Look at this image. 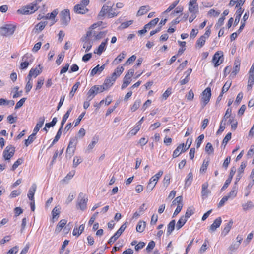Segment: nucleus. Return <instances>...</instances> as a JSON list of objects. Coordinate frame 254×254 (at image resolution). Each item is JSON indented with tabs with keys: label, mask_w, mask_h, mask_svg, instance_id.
I'll list each match as a JSON object with an SVG mask.
<instances>
[{
	"label": "nucleus",
	"mask_w": 254,
	"mask_h": 254,
	"mask_svg": "<svg viewBox=\"0 0 254 254\" xmlns=\"http://www.w3.org/2000/svg\"><path fill=\"white\" fill-rule=\"evenodd\" d=\"M114 4L112 2H108L104 4L99 12L98 17L101 18L105 16H107L108 18H112L117 16L119 12H116V10H113V7Z\"/></svg>",
	"instance_id": "obj_1"
},
{
	"label": "nucleus",
	"mask_w": 254,
	"mask_h": 254,
	"mask_svg": "<svg viewBox=\"0 0 254 254\" xmlns=\"http://www.w3.org/2000/svg\"><path fill=\"white\" fill-rule=\"evenodd\" d=\"M90 2L89 0H82L79 4H76L73 7L74 13L79 14H85L89 11L87 6Z\"/></svg>",
	"instance_id": "obj_2"
},
{
	"label": "nucleus",
	"mask_w": 254,
	"mask_h": 254,
	"mask_svg": "<svg viewBox=\"0 0 254 254\" xmlns=\"http://www.w3.org/2000/svg\"><path fill=\"white\" fill-rule=\"evenodd\" d=\"M78 142V140L77 136H75L70 138L66 150V158H71L74 155Z\"/></svg>",
	"instance_id": "obj_3"
},
{
	"label": "nucleus",
	"mask_w": 254,
	"mask_h": 254,
	"mask_svg": "<svg viewBox=\"0 0 254 254\" xmlns=\"http://www.w3.org/2000/svg\"><path fill=\"white\" fill-rule=\"evenodd\" d=\"M39 7H36L32 3L23 6L17 10V13L21 15H30L38 10Z\"/></svg>",
	"instance_id": "obj_4"
},
{
	"label": "nucleus",
	"mask_w": 254,
	"mask_h": 254,
	"mask_svg": "<svg viewBox=\"0 0 254 254\" xmlns=\"http://www.w3.org/2000/svg\"><path fill=\"white\" fill-rule=\"evenodd\" d=\"M60 16L61 25L63 26H67L71 20L69 10L64 9L62 10L60 14Z\"/></svg>",
	"instance_id": "obj_5"
},
{
	"label": "nucleus",
	"mask_w": 254,
	"mask_h": 254,
	"mask_svg": "<svg viewBox=\"0 0 254 254\" xmlns=\"http://www.w3.org/2000/svg\"><path fill=\"white\" fill-rule=\"evenodd\" d=\"M15 152V147L12 145H7L3 151V157L5 161L10 162V159L14 155Z\"/></svg>",
	"instance_id": "obj_6"
},
{
	"label": "nucleus",
	"mask_w": 254,
	"mask_h": 254,
	"mask_svg": "<svg viewBox=\"0 0 254 254\" xmlns=\"http://www.w3.org/2000/svg\"><path fill=\"white\" fill-rule=\"evenodd\" d=\"M211 97V88L207 87L201 93V104L202 108H204L209 103Z\"/></svg>",
	"instance_id": "obj_7"
},
{
	"label": "nucleus",
	"mask_w": 254,
	"mask_h": 254,
	"mask_svg": "<svg viewBox=\"0 0 254 254\" xmlns=\"http://www.w3.org/2000/svg\"><path fill=\"white\" fill-rule=\"evenodd\" d=\"M87 202L88 198L86 194L80 192L78 197L77 207L82 211H84L87 208Z\"/></svg>",
	"instance_id": "obj_8"
},
{
	"label": "nucleus",
	"mask_w": 254,
	"mask_h": 254,
	"mask_svg": "<svg viewBox=\"0 0 254 254\" xmlns=\"http://www.w3.org/2000/svg\"><path fill=\"white\" fill-rule=\"evenodd\" d=\"M16 29V26L12 24H7L0 28L1 35L8 36L12 35Z\"/></svg>",
	"instance_id": "obj_9"
},
{
	"label": "nucleus",
	"mask_w": 254,
	"mask_h": 254,
	"mask_svg": "<svg viewBox=\"0 0 254 254\" xmlns=\"http://www.w3.org/2000/svg\"><path fill=\"white\" fill-rule=\"evenodd\" d=\"M192 139H190V143H189V145L187 146V147H186V146H185L184 143L180 144L173 151L172 155L173 158H175L178 157L181 153L185 152L190 147Z\"/></svg>",
	"instance_id": "obj_10"
},
{
	"label": "nucleus",
	"mask_w": 254,
	"mask_h": 254,
	"mask_svg": "<svg viewBox=\"0 0 254 254\" xmlns=\"http://www.w3.org/2000/svg\"><path fill=\"white\" fill-rule=\"evenodd\" d=\"M224 61L223 52L222 51H217L213 56L212 62L215 67H218Z\"/></svg>",
	"instance_id": "obj_11"
},
{
	"label": "nucleus",
	"mask_w": 254,
	"mask_h": 254,
	"mask_svg": "<svg viewBox=\"0 0 254 254\" xmlns=\"http://www.w3.org/2000/svg\"><path fill=\"white\" fill-rule=\"evenodd\" d=\"M248 83L247 89L248 91H251L254 84V63L252 65L248 74Z\"/></svg>",
	"instance_id": "obj_12"
},
{
	"label": "nucleus",
	"mask_w": 254,
	"mask_h": 254,
	"mask_svg": "<svg viewBox=\"0 0 254 254\" xmlns=\"http://www.w3.org/2000/svg\"><path fill=\"white\" fill-rule=\"evenodd\" d=\"M163 174V171L160 170L157 173L152 176L149 180L147 188L150 187L151 190H152L156 186L159 179L161 178Z\"/></svg>",
	"instance_id": "obj_13"
},
{
	"label": "nucleus",
	"mask_w": 254,
	"mask_h": 254,
	"mask_svg": "<svg viewBox=\"0 0 254 254\" xmlns=\"http://www.w3.org/2000/svg\"><path fill=\"white\" fill-rule=\"evenodd\" d=\"M198 0H190L188 3V11L190 13H198L199 12V5Z\"/></svg>",
	"instance_id": "obj_14"
},
{
	"label": "nucleus",
	"mask_w": 254,
	"mask_h": 254,
	"mask_svg": "<svg viewBox=\"0 0 254 254\" xmlns=\"http://www.w3.org/2000/svg\"><path fill=\"white\" fill-rule=\"evenodd\" d=\"M240 61L239 59L235 61L233 70L230 75L231 78H234L239 73L240 69Z\"/></svg>",
	"instance_id": "obj_15"
},
{
	"label": "nucleus",
	"mask_w": 254,
	"mask_h": 254,
	"mask_svg": "<svg viewBox=\"0 0 254 254\" xmlns=\"http://www.w3.org/2000/svg\"><path fill=\"white\" fill-rule=\"evenodd\" d=\"M108 41V38L105 39L98 46L96 50L94 51V53L100 55L106 49V45Z\"/></svg>",
	"instance_id": "obj_16"
},
{
	"label": "nucleus",
	"mask_w": 254,
	"mask_h": 254,
	"mask_svg": "<svg viewBox=\"0 0 254 254\" xmlns=\"http://www.w3.org/2000/svg\"><path fill=\"white\" fill-rule=\"evenodd\" d=\"M124 71V67L123 66L119 65L114 70L111 76L116 80V79L122 74Z\"/></svg>",
	"instance_id": "obj_17"
},
{
	"label": "nucleus",
	"mask_w": 254,
	"mask_h": 254,
	"mask_svg": "<svg viewBox=\"0 0 254 254\" xmlns=\"http://www.w3.org/2000/svg\"><path fill=\"white\" fill-rule=\"evenodd\" d=\"M222 221L221 217L217 218L216 219H215L213 223L210 225L209 230L212 232L215 231L217 228L220 227L222 223Z\"/></svg>",
	"instance_id": "obj_18"
},
{
	"label": "nucleus",
	"mask_w": 254,
	"mask_h": 254,
	"mask_svg": "<svg viewBox=\"0 0 254 254\" xmlns=\"http://www.w3.org/2000/svg\"><path fill=\"white\" fill-rule=\"evenodd\" d=\"M115 81L116 80L114 79L112 76H108L105 78L103 84L104 85L106 88L108 90L113 85Z\"/></svg>",
	"instance_id": "obj_19"
},
{
	"label": "nucleus",
	"mask_w": 254,
	"mask_h": 254,
	"mask_svg": "<svg viewBox=\"0 0 254 254\" xmlns=\"http://www.w3.org/2000/svg\"><path fill=\"white\" fill-rule=\"evenodd\" d=\"M45 119L44 117H41L39 118V121H38V123L36 124V125L33 129V133L36 135L37 132L39 131V129L43 126V125L44 123V122H45Z\"/></svg>",
	"instance_id": "obj_20"
},
{
	"label": "nucleus",
	"mask_w": 254,
	"mask_h": 254,
	"mask_svg": "<svg viewBox=\"0 0 254 254\" xmlns=\"http://www.w3.org/2000/svg\"><path fill=\"white\" fill-rule=\"evenodd\" d=\"M42 72V68H38V67L32 68L30 69L28 75V78H31L32 77H36Z\"/></svg>",
	"instance_id": "obj_21"
},
{
	"label": "nucleus",
	"mask_w": 254,
	"mask_h": 254,
	"mask_svg": "<svg viewBox=\"0 0 254 254\" xmlns=\"http://www.w3.org/2000/svg\"><path fill=\"white\" fill-rule=\"evenodd\" d=\"M233 224V221L231 219L226 224H225L224 228L221 231V235L225 236L231 229L232 226Z\"/></svg>",
	"instance_id": "obj_22"
},
{
	"label": "nucleus",
	"mask_w": 254,
	"mask_h": 254,
	"mask_svg": "<svg viewBox=\"0 0 254 254\" xmlns=\"http://www.w3.org/2000/svg\"><path fill=\"white\" fill-rule=\"evenodd\" d=\"M37 186L35 184H33L29 189L28 193V197L30 200H34V194L36 190Z\"/></svg>",
	"instance_id": "obj_23"
},
{
	"label": "nucleus",
	"mask_w": 254,
	"mask_h": 254,
	"mask_svg": "<svg viewBox=\"0 0 254 254\" xmlns=\"http://www.w3.org/2000/svg\"><path fill=\"white\" fill-rule=\"evenodd\" d=\"M126 56V54L125 52L123 51L121 53H120L112 62V64L113 65H117L120 63H121L123 59H125Z\"/></svg>",
	"instance_id": "obj_24"
},
{
	"label": "nucleus",
	"mask_w": 254,
	"mask_h": 254,
	"mask_svg": "<svg viewBox=\"0 0 254 254\" xmlns=\"http://www.w3.org/2000/svg\"><path fill=\"white\" fill-rule=\"evenodd\" d=\"M84 229V226L83 224L80 225L79 227L75 226L72 232L73 236L79 237L83 232Z\"/></svg>",
	"instance_id": "obj_25"
},
{
	"label": "nucleus",
	"mask_w": 254,
	"mask_h": 254,
	"mask_svg": "<svg viewBox=\"0 0 254 254\" xmlns=\"http://www.w3.org/2000/svg\"><path fill=\"white\" fill-rule=\"evenodd\" d=\"M67 221L66 219L61 220L56 226L55 228V232L56 233H59L62 229L65 227Z\"/></svg>",
	"instance_id": "obj_26"
},
{
	"label": "nucleus",
	"mask_w": 254,
	"mask_h": 254,
	"mask_svg": "<svg viewBox=\"0 0 254 254\" xmlns=\"http://www.w3.org/2000/svg\"><path fill=\"white\" fill-rule=\"evenodd\" d=\"M208 186L209 184L207 182L204 183L202 185L201 195L202 197L204 196L205 198H206L208 196V194L210 193V191L208 190Z\"/></svg>",
	"instance_id": "obj_27"
},
{
	"label": "nucleus",
	"mask_w": 254,
	"mask_h": 254,
	"mask_svg": "<svg viewBox=\"0 0 254 254\" xmlns=\"http://www.w3.org/2000/svg\"><path fill=\"white\" fill-rule=\"evenodd\" d=\"M104 68H105V64H103L101 66H100V65L98 64L96 66H95L94 68L92 69V70L91 71L90 74L91 76H94L98 73H100L103 71Z\"/></svg>",
	"instance_id": "obj_28"
},
{
	"label": "nucleus",
	"mask_w": 254,
	"mask_h": 254,
	"mask_svg": "<svg viewBox=\"0 0 254 254\" xmlns=\"http://www.w3.org/2000/svg\"><path fill=\"white\" fill-rule=\"evenodd\" d=\"M150 9L149 5H144L141 6L137 12V16H140L146 14Z\"/></svg>",
	"instance_id": "obj_29"
},
{
	"label": "nucleus",
	"mask_w": 254,
	"mask_h": 254,
	"mask_svg": "<svg viewBox=\"0 0 254 254\" xmlns=\"http://www.w3.org/2000/svg\"><path fill=\"white\" fill-rule=\"evenodd\" d=\"M21 61L28 62L31 64L34 61V58L31 54L27 53L22 57Z\"/></svg>",
	"instance_id": "obj_30"
},
{
	"label": "nucleus",
	"mask_w": 254,
	"mask_h": 254,
	"mask_svg": "<svg viewBox=\"0 0 254 254\" xmlns=\"http://www.w3.org/2000/svg\"><path fill=\"white\" fill-rule=\"evenodd\" d=\"M60 213V211L59 208H57V207L54 208L52 211V218L51 221L53 223L55 222L58 220Z\"/></svg>",
	"instance_id": "obj_31"
},
{
	"label": "nucleus",
	"mask_w": 254,
	"mask_h": 254,
	"mask_svg": "<svg viewBox=\"0 0 254 254\" xmlns=\"http://www.w3.org/2000/svg\"><path fill=\"white\" fill-rule=\"evenodd\" d=\"M209 164V159H204L203 161L202 164L201 165L199 170L200 173L202 174L206 172Z\"/></svg>",
	"instance_id": "obj_32"
},
{
	"label": "nucleus",
	"mask_w": 254,
	"mask_h": 254,
	"mask_svg": "<svg viewBox=\"0 0 254 254\" xmlns=\"http://www.w3.org/2000/svg\"><path fill=\"white\" fill-rule=\"evenodd\" d=\"M187 219L184 217V215H182L178 221L176 225V228L177 230H179L181 229L186 223L187 221Z\"/></svg>",
	"instance_id": "obj_33"
},
{
	"label": "nucleus",
	"mask_w": 254,
	"mask_h": 254,
	"mask_svg": "<svg viewBox=\"0 0 254 254\" xmlns=\"http://www.w3.org/2000/svg\"><path fill=\"white\" fill-rule=\"evenodd\" d=\"M72 108L70 107L69 109H68V110L66 112V113L64 115L63 119H62V120L61 121V127H60L61 128H63L64 124H65L66 120L68 118L69 115H70L71 112L72 111Z\"/></svg>",
	"instance_id": "obj_34"
},
{
	"label": "nucleus",
	"mask_w": 254,
	"mask_h": 254,
	"mask_svg": "<svg viewBox=\"0 0 254 254\" xmlns=\"http://www.w3.org/2000/svg\"><path fill=\"white\" fill-rule=\"evenodd\" d=\"M193 180V174L190 172L188 174L187 178L185 179V187H189L190 186Z\"/></svg>",
	"instance_id": "obj_35"
},
{
	"label": "nucleus",
	"mask_w": 254,
	"mask_h": 254,
	"mask_svg": "<svg viewBox=\"0 0 254 254\" xmlns=\"http://www.w3.org/2000/svg\"><path fill=\"white\" fill-rule=\"evenodd\" d=\"M146 226V223L144 221H139L136 226V231L139 233L144 231Z\"/></svg>",
	"instance_id": "obj_36"
},
{
	"label": "nucleus",
	"mask_w": 254,
	"mask_h": 254,
	"mask_svg": "<svg viewBox=\"0 0 254 254\" xmlns=\"http://www.w3.org/2000/svg\"><path fill=\"white\" fill-rule=\"evenodd\" d=\"M99 140L98 136H95L93 137L92 141L88 145L87 149L88 150H91L94 148L95 145L97 143Z\"/></svg>",
	"instance_id": "obj_37"
},
{
	"label": "nucleus",
	"mask_w": 254,
	"mask_h": 254,
	"mask_svg": "<svg viewBox=\"0 0 254 254\" xmlns=\"http://www.w3.org/2000/svg\"><path fill=\"white\" fill-rule=\"evenodd\" d=\"M206 39L207 38H206L203 36H201L196 41V46L199 48H201L204 45Z\"/></svg>",
	"instance_id": "obj_38"
},
{
	"label": "nucleus",
	"mask_w": 254,
	"mask_h": 254,
	"mask_svg": "<svg viewBox=\"0 0 254 254\" xmlns=\"http://www.w3.org/2000/svg\"><path fill=\"white\" fill-rule=\"evenodd\" d=\"M175 227V220H172L167 225V234L170 235L174 230Z\"/></svg>",
	"instance_id": "obj_39"
},
{
	"label": "nucleus",
	"mask_w": 254,
	"mask_h": 254,
	"mask_svg": "<svg viewBox=\"0 0 254 254\" xmlns=\"http://www.w3.org/2000/svg\"><path fill=\"white\" fill-rule=\"evenodd\" d=\"M35 139L36 135L32 133L31 135H30L28 136L27 139L25 140V146L26 147L28 146L31 143H32L34 141Z\"/></svg>",
	"instance_id": "obj_40"
},
{
	"label": "nucleus",
	"mask_w": 254,
	"mask_h": 254,
	"mask_svg": "<svg viewBox=\"0 0 254 254\" xmlns=\"http://www.w3.org/2000/svg\"><path fill=\"white\" fill-rule=\"evenodd\" d=\"M58 14V9H55L52 12L47 13L44 18L46 19H55Z\"/></svg>",
	"instance_id": "obj_41"
},
{
	"label": "nucleus",
	"mask_w": 254,
	"mask_h": 254,
	"mask_svg": "<svg viewBox=\"0 0 254 254\" xmlns=\"http://www.w3.org/2000/svg\"><path fill=\"white\" fill-rule=\"evenodd\" d=\"M237 194V189L236 186H234L232 188L231 191L229 192V193L227 194V195H226L229 199V198H235Z\"/></svg>",
	"instance_id": "obj_42"
},
{
	"label": "nucleus",
	"mask_w": 254,
	"mask_h": 254,
	"mask_svg": "<svg viewBox=\"0 0 254 254\" xmlns=\"http://www.w3.org/2000/svg\"><path fill=\"white\" fill-rule=\"evenodd\" d=\"M159 18H156L153 20H151L148 23L145 25V28H148V29H151L152 27L155 26L157 23L159 22Z\"/></svg>",
	"instance_id": "obj_43"
},
{
	"label": "nucleus",
	"mask_w": 254,
	"mask_h": 254,
	"mask_svg": "<svg viewBox=\"0 0 254 254\" xmlns=\"http://www.w3.org/2000/svg\"><path fill=\"white\" fill-rule=\"evenodd\" d=\"M205 152L208 154V155H211L214 153V148L212 145V144L210 142H208L205 146Z\"/></svg>",
	"instance_id": "obj_44"
},
{
	"label": "nucleus",
	"mask_w": 254,
	"mask_h": 254,
	"mask_svg": "<svg viewBox=\"0 0 254 254\" xmlns=\"http://www.w3.org/2000/svg\"><path fill=\"white\" fill-rule=\"evenodd\" d=\"M194 213V208L193 207H188L186 210L185 213V215H184V217L187 219L190 218L191 216H192Z\"/></svg>",
	"instance_id": "obj_45"
},
{
	"label": "nucleus",
	"mask_w": 254,
	"mask_h": 254,
	"mask_svg": "<svg viewBox=\"0 0 254 254\" xmlns=\"http://www.w3.org/2000/svg\"><path fill=\"white\" fill-rule=\"evenodd\" d=\"M141 104L140 100H135L133 105L130 107V110L131 112H134L136 111L140 107Z\"/></svg>",
	"instance_id": "obj_46"
},
{
	"label": "nucleus",
	"mask_w": 254,
	"mask_h": 254,
	"mask_svg": "<svg viewBox=\"0 0 254 254\" xmlns=\"http://www.w3.org/2000/svg\"><path fill=\"white\" fill-rule=\"evenodd\" d=\"M107 34V31H100L94 35V40L98 41L104 38Z\"/></svg>",
	"instance_id": "obj_47"
},
{
	"label": "nucleus",
	"mask_w": 254,
	"mask_h": 254,
	"mask_svg": "<svg viewBox=\"0 0 254 254\" xmlns=\"http://www.w3.org/2000/svg\"><path fill=\"white\" fill-rule=\"evenodd\" d=\"M180 0H176L171 3L168 8L163 12V13H167L172 10L179 3Z\"/></svg>",
	"instance_id": "obj_48"
},
{
	"label": "nucleus",
	"mask_w": 254,
	"mask_h": 254,
	"mask_svg": "<svg viewBox=\"0 0 254 254\" xmlns=\"http://www.w3.org/2000/svg\"><path fill=\"white\" fill-rule=\"evenodd\" d=\"M80 85V82H76V83L73 86L71 90L69 93V96L71 98H72L74 96L75 93L77 90Z\"/></svg>",
	"instance_id": "obj_49"
},
{
	"label": "nucleus",
	"mask_w": 254,
	"mask_h": 254,
	"mask_svg": "<svg viewBox=\"0 0 254 254\" xmlns=\"http://www.w3.org/2000/svg\"><path fill=\"white\" fill-rule=\"evenodd\" d=\"M96 85H94L92 86L89 90L88 91L87 95L88 98H90V100L92 99L93 97L95 96V94H96Z\"/></svg>",
	"instance_id": "obj_50"
},
{
	"label": "nucleus",
	"mask_w": 254,
	"mask_h": 254,
	"mask_svg": "<svg viewBox=\"0 0 254 254\" xmlns=\"http://www.w3.org/2000/svg\"><path fill=\"white\" fill-rule=\"evenodd\" d=\"M229 122L231 125V129L233 130H236L237 127L238 122L233 117H231L229 120Z\"/></svg>",
	"instance_id": "obj_51"
},
{
	"label": "nucleus",
	"mask_w": 254,
	"mask_h": 254,
	"mask_svg": "<svg viewBox=\"0 0 254 254\" xmlns=\"http://www.w3.org/2000/svg\"><path fill=\"white\" fill-rule=\"evenodd\" d=\"M62 128H61V127H60V128L59 129L54 140H53L50 146V147L52 146L55 143H56L59 140V139L61 136V134H62Z\"/></svg>",
	"instance_id": "obj_52"
},
{
	"label": "nucleus",
	"mask_w": 254,
	"mask_h": 254,
	"mask_svg": "<svg viewBox=\"0 0 254 254\" xmlns=\"http://www.w3.org/2000/svg\"><path fill=\"white\" fill-rule=\"evenodd\" d=\"M46 24V22H40L36 25L35 29L36 31H41L45 27Z\"/></svg>",
	"instance_id": "obj_53"
},
{
	"label": "nucleus",
	"mask_w": 254,
	"mask_h": 254,
	"mask_svg": "<svg viewBox=\"0 0 254 254\" xmlns=\"http://www.w3.org/2000/svg\"><path fill=\"white\" fill-rule=\"evenodd\" d=\"M23 162V159L21 158H18L13 164L11 167V170L14 171Z\"/></svg>",
	"instance_id": "obj_54"
},
{
	"label": "nucleus",
	"mask_w": 254,
	"mask_h": 254,
	"mask_svg": "<svg viewBox=\"0 0 254 254\" xmlns=\"http://www.w3.org/2000/svg\"><path fill=\"white\" fill-rule=\"evenodd\" d=\"M231 84V81H226L222 88L221 91L222 92V93H225L227 92L228 91L229 89L230 88Z\"/></svg>",
	"instance_id": "obj_55"
},
{
	"label": "nucleus",
	"mask_w": 254,
	"mask_h": 254,
	"mask_svg": "<svg viewBox=\"0 0 254 254\" xmlns=\"http://www.w3.org/2000/svg\"><path fill=\"white\" fill-rule=\"evenodd\" d=\"M44 82V78L43 77L39 78L37 80V82L36 86L35 87V90H40L42 88V86L43 85Z\"/></svg>",
	"instance_id": "obj_56"
},
{
	"label": "nucleus",
	"mask_w": 254,
	"mask_h": 254,
	"mask_svg": "<svg viewBox=\"0 0 254 254\" xmlns=\"http://www.w3.org/2000/svg\"><path fill=\"white\" fill-rule=\"evenodd\" d=\"M140 128L141 127L140 126L135 124V125L130 130L129 134H131V135H135L137 134V133L140 129Z\"/></svg>",
	"instance_id": "obj_57"
},
{
	"label": "nucleus",
	"mask_w": 254,
	"mask_h": 254,
	"mask_svg": "<svg viewBox=\"0 0 254 254\" xmlns=\"http://www.w3.org/2000/svg\"><path fill=\"white\" fill-rule=\"evenodd\" d=\"M33 86V83L31 78H28V80L26 83L25 89V92L28 93L31 90Z\"/></svg>",
	"instance_id": "obj_58"
},
{
	"label": "nucleus",
	"mask_w": 254,
	"mask_h": 254,
	"mask_svg": "<svg viewBox=\"0 0 254 254\" xmlns=\"http://www.w3.org/2000/svg\"><path fill=\"white\" fill-rule=\"evenodd\" d=\"M231 135L232 134L231 132L228 133L226 135L224 138L222 145H224V147H225V146L227 145V143L229 142V140L231 139Z\"/></svg>",
	"instance_id": "obj_59"
},
{
	"label": "nucleus",
	"mask_w": 254,
	"mask_h": 254,
	"mask_svg": "<svg viewBox=\"0 0 254 254\" xmlns=\"http://www.w3.org/2000/svg\"><path fill=\"white\" fill-rule=\"evenodd\" d=\"M253 237L254 233L253 232H251L248 235L246 239L243 242V244L245 245V246H247L250 243L251 241L253 238Z\"/></svg>",
	"instance_id": "obj_60"
},
{
	"label": "nucleus",
	"mask_w": 254,
	"mask_h": 254,
	"mask_svg": "<svg viewBox=\"0 0 254 254\" xmlns=\"http://www.w3.org/2000/svg\"><path fill=\"white\" fill-rule=\"evenodd\" d=\"M183 204V197L182 196L177 197L172 202L173 205L178 206L179 204Z\"/></svg>",
	"instance_id": "obj_61"
},
{
	"label": "nucleus",
	"mask_w": 254,
	"mask_h": 254,
	"mask_svg": "<svg viewBox=\"0 0 254 254\" xmlns=\"http://www.w3.org/2000/svg\"><path fill=\"white\" fill-rule=\"evenodd\" d=\"M172 93V88L169 87L167 89V90L164 92L162 95L163 99L164 100L167 99V98Z\"/></svg>",
	"instance_id": "obj_62"
},
{
	"label": "nucleus",
	"mask_w": 254,
	"mask_h": 254,
	"mask_svg": "<svg viewBox=\"0 0 254 254\" xmlns=\"http://www.w3.org/2000/svg\"><path fill=\"white\" fill-rule=\"evenodd\" d=\"M170 179L171 177L169 175H165L163 180V185L165 187H168V185L170 184Z\"/></svg>",
	"instance_id": "obj_63"
},
{
	"label": "nucleus",
	"mask_w": 254,
	"mask_h": 254,
	"mask_svg": "<svg viewBox=\"0 0 254 254\" xmlns=\"http://www.w3.org/2000/svg\"><path fill=\"white\" fill-rule=\"evenodd\" d=\"M204 138V136L203 134L200 135L197 138L196 140V148L198 149L200 147L202 141Z\"/></svg>",
	"instance_id": "obj_64"
}]
</instances>
